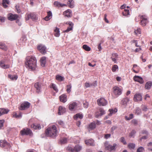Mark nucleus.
<instances>
[{"instance_id": "obj_39", "label": "nucleus", "mask_w": 152, "mask_h": 152, "mask_svg": "<svg viewBox=\"0 0 152 152\" xmlns=\"http://www.w3.org/2000/svg\"><path fill=\"white\" fill-rule=\"evenodd\" d=\"M9 0H3L2 2V4L3 7L4 8H6L8 6L7 4H9Z\"/></svg>"}, {"instance_id": "obj_12", "label": "nucleus", "mask_w": 152, "mask_h": 152, "mask_svg": "<svg viewBox=\"0 0 152 152\" xmlns=\"http://www.w3.org/2000/svg\"><path fill=\"white\" fill-rule=\"evenodd\" d=\"M19 16L17 14H13L11 13H9L7 15L8 19L10 21L15 20L18 19Z\"/></svg>"}, {"instance_id": "obj_64", "label": "nucleus", "mask_w": 152, "mask_h": 152, "mask_svg": "<svg viewBox=\"0 0 152 152\" xmlns=\"http://www.w3.org/2000/svg\"><path fill=\"white\" fill-rule=\"evenodd\" d=\"M111 136V134H105L104 135V138L106 139H107L108 138H109Z\"/></svg>"}, {"instance_id": "obj_17", "label": "nucleus", "mask_w": 152, "mask_h": 152, "mask_svg": "<svg viewBox=\"0 0 152 152\" xmlns=\"http://www.w3.org/2000/svg\"><path fill=\"white\" fill-rule=\"evenodd\" d=\"M66 111V110L65 107L61 106H60L58 109V114L59 115H61L65 113Z\"/></svg>"}, {"instance_id": "obj_21", "label": "nucleus", "mask_w": 152, "mask_h": 152, "mask_svg": "<svg viewBox=\"0 0 152 152\" xmlns=\"http://www.w3.org/2000/svg\"><path fill=\"white\" fill-rule=\"evenodd\" d=\"M85 144L88 146H93L94 145V141L93 139H89L85 141Z\"/></svg>"}, {"instance_id": "obj_50", "label": "nucleus", "mask_w": 152, "mask_h": 152, "mask_svg": "<svg viewBox=\"0 0 152 152\" xmlns=\"http://www.w3.org/2000/svg\"><path fill=\"white\" fill-rule=\"evenodd\" d=\"M144 151V149L142 147L138 148L137 150V152H143Z\"/></svg>"}, {"instance_id": "obj_3", "label": "nucleus", "mask_w": 152, "mask_h": 152, "mask_svg": "<svg viewBox=\"0 0 152 152\" xmlns=\"http://www.w3.org/2000/svg\"><path fill=\"white\" fill-rule=\"evenodd\" d=\"M82 148V146L79 145H77L74 148L68 146L66 148V150L71 152H78L80 151Z\"/></svg>"}, {"instance_id": "obj_49", "label": "nucleus", "mask_w": 152, "mask_h": 152, "mask_svg": "<svg viewBox=\"0 0 152 152\" xmlns=\"http://www.w3.org/2000/svg\"><path fill=\"white\" fill-rule=\"evenodd\" d=\"M118 69V66L117 65H114L113 66L112 70L113 72H115Z\"/></svg>"}, {"instance_id": "obj_8", "label": "nucleus", "mask_w": 152, "mask_h": 152, "mask_svg": "<svg viewBox=\"0 0 152 152\" xmlns=\"http://www.w3.org/2000/svg\"><path fill=\"white\" fill-rule=\"evenodd\" d=\"M122 91V88H120L118 86H115L113 88V94L116 97L121 94Z\"/></svg>"}, {"instance_id": "obj_16", "label": "nucleus", "mask_w": 152, "mask_h": 152, "mask_svg": "<svg viewBox=\"0 0 152 152\" xmlns=\"http://www.w3.org/2000/svg\"><path fill=\"white\" fill-rule=\"evenodd\" d=\"M134 100L135 102L141 101L142 100V96L139 93H136L134 95Z\"/></svg>"}, {"instance_id": "obj_10", "label": "nucleus", "mask_w": 152, "mask_h": 152, "mask_svg": "<svg viewBox=\"0 0 152 152\" xmlns=\"http://www.w3.org/2000/svg\"><path fill=\"white\" fill-rule=\"evenodd\" d=\"M105 113V111L103 108H99L96 112L95 115L96 117L98 118L104 115Z\"/></svg>"}, {"instance_id": "obj_11", "label": "nucleus", "mask_w": 152, "mask_h": 152, "mask_svg": "<svg viewBox=\"0 0 152 152\" xmlns=\"http://www.w3.org/2000/svg\"><path fill=\"white\" fill-rule=\"evenodd\" d=\"M11 147L10 144L7 143L5 140H0V147H5L7 148H10Z\"/></svg>"}, {"instance_id": "obj_33", "label": "nucleus", "mask_w": 152, "mask_h": 152, "mask_svg": "<svg viewBox=\"0 0 152 152\" xmlns=\"http://www.w3.org/2000/svg\"><path fill=\"white\" fill-rule=\"evenodd\" d=\"M40 63L41 65L42 66H44L45 65L46 62V58L45 57H43L41 58Z\"/></svg>"}, {"instance_id": "obj_2", "label": "nucleus", "mask_w": 152, "mask_h": 152, "mask_svg": "<svg viewBox=\"0 0 152 152\" xmlns=\"http://www.w3.org/2000/svg\"><path fill=\"white\" fill-rule=\"evenodd\" d=\"M58 133L57 128L55 125L50 126L45 131V134L46 136L51 137H55Z\"/></svg>"}, {"instance_id": "obj_26", "label": "nucleus", "mask_w": 152, "mask_h": 152, "mask_svg": "<svg viewBox=\"0 0 152 152\" xmlns=\"http://www.w3.org/2000/svg\"><path fill=\"white\" fill-rule=\"evenodd\" d=\"M10 110L8 109H5L4 108H0V116L7 113Z\"/></svg>"}, {"instance_id": "obj_43", "label": "nucleus", "mask_w": 152, "mask_h": 152, "mask_svg": "<svg viewBox=\"0 0 152 152\" xmlns=\"http://www.w3.org/2000/svg\"><path fill=\"white\" fill-rule=\"evenodd\" d=\"M56 79L57 80L59 81H63L64 79L63 77L59 75H57L56 76Z\"/></svg>"}, {"instance_id": "obj_52", "label": "nucleus", "mask_w": 152, "mask_h": 152, "mask_svg": "<svg viewBox=\"0 0 152 152\" xmlns=\"http://www.w3.org/2000/svg\"><path fill=\"white\" fill-rule=\"evenodd\" d=\"M83 106L85 108H87L88 107L89 105V104L88 102H86V101H83Z\"/></svg>"}, {"instance_id": "obj_27", "label": "nucleus", "mask_w": 152, "mask_h": 152, "mask_svg": "<svg viewBox=\"0 0 152 152\" xmlns=\"http://www.w3.org/2000/svg\"><path fill=\"white\" fill-rule=\"evenodd\" d=\"M129 99L127 97L124 98L122 99L121 102V104L122 105L126 106L127 102H129Z\"/></svg>"}, {"instance_id": "obj_44", "label": "nucleus", "mask_w": 152, "mask_h": 152, "mask_svg": "<svg viewBox=\"0 0 152 152\" xmlns=\"http://www.w3.org/2000/svg\"><path fill=\"white\" fill-rule=\"evenodd\" d=\"M83 48L85 50L89 51L91 50V48L86 45H84L83 46Z\"/></svg>"}, {"instance_id": "obj_41", "label": "nucleus", "mask_w": 152, "mask_h": 152, "mask_svg": "<svg viewBox=\"0 0 152 152\" xmlns=\"http://www.w3.org/2000/svg\"><path fill=\"white\" fill-rule=\"evenodd\" d=\"M110 113L109 114V116H111L113 114H115L117 111V110L116 108H115L114 109H110L109 110Z\"/></svg>"}, {"instance_id": "obj_62", "label": "nucleus", "mask_w": 152, "mask_h": 152, "mask_svg": "<svg viewBox=\"0 0 152 152\" xmlns=\"http://www.w3.org/2000/svg\"><path fill=\"white\" fill-rule=\"evenodd\" d=\"M139 47V48H137L136 49H135V50H134V52H139L141 50H142V49L141 48V46H139V47Z\"/></svg>"}, {"instance_id": "obj_5", "label": "nucleus", "mask_w": 152, "mask_h": 152, "mask_svg": "<svg viewBox=\"0 0 152 152\" xmlns=\"http://www.w3.org/2000/svg\"><path fill=\"white\" fill-rule=\"evenodd\" d=\"M20 134L22 136L26 135L31 136L33 135L30 129L27 128L23 129L20 131Z\"/></svg>"}, {"instance_id": "obj_32", "label": "nucleus", "mask_w": 152, "mask_h": 152, "mask_svg": "<svg viewBox=\"0 0 152 152\" xmlns=\"http://www.w3.org/2000/svg\"><path fill=\"white\" fill-rule=\"evenodd\" d=\"M49 87L50 88H53L56 92L57 93L58 92V90L57 88L56 85L53 83H51L49 85Z\"/></svg>"}, {"instance_id": "obj_13", "label": "nucleus", "mask_w": 152, "mask_h": 152, "mask_svg": "<svg viewBox=\"0 0 152 152\" xmlns=\"http://www.w3.org/2000/svg\"><path fill=\"white\" fill-rule=\"evenodd\" d=\"M37 49L42 54H44L46 53V48L43 45H39L37 47Z\"/></svg>"}, {"instance_id": "obj_9", "label": "nucleus", "mask_w": 152, "mask_h": 152, "mask_svg": "<svg viewBox=\"0 0 152 152\" xmlns=\"http://www.w3.org/2000/svg\"><path fill=\"white\" fill-rule=\"evenodd\" d=\"M140 19V24L142 26H145L148 22L147 16L145 15L139 16Z\"/></svg>"}, {"instance_id": "obj_37", "label": "nucleus", "mask_w": 152, "mask_h": 152, "mask_svg": "<svg viewBox=\"0 0 152 152\" xmlns=\"http://www.w3.org/2000/svg\"><path fill=\"white\" fill-rule=\"evenodd\" d=\"M67 4L68 6L71 8H73L74 7V1L73 0H68Z\"/></svg>"}, {"instance_id": "obj_19", "label": "nucleus", "mask_w": 152, "mask_h": 152, "mask_svg": "<svg viewBox=\"0 0 152 152\" xmlns=\"http://www.w3.org/2000/svg\"><path fill=\"white\" fill-rule=\"evenodd\" d=\"M54 5L55 7L58 8L62 7H66L67 6V5L66 4H61L57 1H55L54 3Z\"/></svg>"}, {"instance_id": "obj_56", "label": "nucleus", "mask_w": 152, "mask_h": 152, "mask_svg": "<svg viewBox=\"0 0 152 152\" xmlns=\"http://www.w3.org/2000/svg\"><path fill=\"white\" fill-rule=\"evenodd\" d=\"M148 150L152 151V142L149 143L148 144Z\"/></svg>"}, {"instance_id": "obj_53", "label": "nucleus", "mask_w": 152, "mask_h": 152, "mask_svg": "<svg viewBox=\"0 0 152 152\" xmlns=\"http://www.w3.org/2000/svg\"><path fill=\"white\" fill-rule=\"evenodd\" d=\"M141 108L143 111H147L148 109L147 107L144 105H142L141 106Z\"/></svg>"}, {"instance_id": "obj_38", "label": "nucleus", "mask_w": 152, "mask_h": 152, "mask_svg": "<svg viewBox=\"0 0 152 152\" xmlns=\"http://www.w3.org/2000/svg\"><path fill=\"white\" fill-rule=\"evenodd\" d=\"M96 127V124H89L87 128L90 131L94 129Z\"/></svg>"}, {"instance_id": "obj_45", "label": "nucleus", "mask_w": 152, "mask_h": 152, "mask_svg": "<svg viewBox=\"0 0 152 152\" xmlns=\"http://www.w3.org/2000/svg\"><path fill=\"white\" fill-rule=\"evenodd\" d=\"M123 15L126 16L129 15V10L124 9L122 12Z\"/></svg>"}, {"instance_id": "obj_23", "label": "nucleus", "mask_w": 152, "mask_h": 152, "mask_svg": "<svg viewBox=\"0 0 152 152\" xmlns=\"http://www.w3.org/2000/svg\"><path fill=\"white\" fill-rule=\"evenodd\" d=\"M132 71L135 73L139 72L140 71V67L137 64H134L132 69Z\"/></svg>"}, {"instance_id": "obj_15", "label": "nucleus", "mask_w": 152, "mask_h": 152, "mask_svg": "<svg viewBox=\"0 0 152 152\" xmlns=\"http://www.w3.org/2000/svg\"><path fill=\"white\" fill-rule=\"evenodd\" d=\"M42 84L39 82H37L34 85V87L36 88V92L37 93H39L41 92V89Z\"/></svg>"}, {"instance_id": "obj_36", "label": "nucleus", "mask_w": 152, "mask_h": 152, "mask_svg": "<svg viewBox=\"0 0 152 152\" xmlns=\"http://www.w3.org/2000/svg\"><path fill=\"white\" fill-rule=\"evenodd\" d=\"M152 86V82L149 81L146 83L145 84V88L146 89H149Z\"/></svg>"}, {"instance_id": "obj_47", "label": "nucleus", "mask_w": 152, "mask_h": 152, "mask_svg": "<svg viewBox=\"0 0 152 152\" xmlns=\"http://www.w3.org/2000/svg\"><path fill=\"white\" fill-rule=\"evenodd\" d=\"M67 139L66 138H64L61 139L60 142L62 144H64L67 143Z\"/></svg>"}, {"instance_id": "obj_55", "label": "nucleus", "mask_w": 152, "mask_h": 152, "mask_svg": "<svg viewBox=\"0 0 152 152\" xmlns=\"http://www.w3.org/2000/svg\"><path fill=\"white\" fill-rule=\"evenodd\" d=\"M120 141L122 142L124 145H126V142L124 139V138L122 137L120 138Z\"/></svg>"}, {"instance_id": "obj_57", "label": "nucleus", "mask_w": 152, "mask_h": 152, "mask_svg": "<svg viewBox=\"0 0 152 152\" xmlns=\"http://www.w3.org/2000/svg\"><path fill=\"white\" fill-rule=\"evenodd\" d=\"M15 9L17 10V12L18 13H20V10L19 9V7L18 5H16L15 7Z\"/></svg>"}, {"instance_id": "obj_29", "label": "nucleus", "mask_w": 152, "mask_h": 152, "mask_svg": "<svg viewBox=\"0 0 152 152\" xmlns=\"http://www.w3.org/2000/svg\"><path fill=\"white\" fill-rule=\"evenodd\" d=\"M77 103L74 102L70 104L69 106V108L70 110H72L77 107Z\"/></svg>"}, {"instance_id": "obj_35", "label": "nucleus", "mask_w": 152, "mask_h": 152, "mask_svg": "<svg viewBox=\"0 0 152 152\" xmlns=\"http://www.w3.org/2000/svg\"><path fill=\"white\" fill-rule=\"evenodd\" d=\"M0 48L5 51L7 49V47L5 44L2 42H0Z\"/></svg>"}, {"instance_id": "obj_61", "label": "nucleus", "mask_w": 152, "mask_h": 152, "mask_svg": "<svg viewBox=\"0 0 152 152\" xmlns=\"http://www.w3.org/2000/svg\"><path fill=\"white\" fill-rule=\"evenodd\" d=\"M93 85V84H90L86 82L85 83V86L87 88L89 87H90Z\"/></svg>"}, {"instance_id": "obj_59", "label": "nucleus", "mask_w": 152, "mask_h": 152, "mask_svg": "<svg viewBox=\"0 0 152 152\" xmlns=\"http://www.w3.org/2000/svg\"><path fill=\"white\" fill-rule=\"evenodd\" d=\"M135 133H136L135 131L134 130H133L130 133V134H129V136L131 137H133Z\"/></svg>"}, {"instance_id": "obj_58", "label": "nucleus", "mask_w": 152, "mask_h": 152, "mask_svg": "<svg viewBox=\"0 0 152 152\" xmlns=\"http://www.w3.org/2000/svg\"><path fill=\"white\" fill-rule=\"evenodd\" d=\"M131 42L133 43H134L136 47H139V45H137V40H132L131 41Z\"/></svg>"}, {"instance_id": "obj_25", "label": "nucleus", "mask_w": 152, "mask_h": 152, "mask_svg": "<svg viewBox=\"0 0 152 152\" xmlns=\"http://www.w3.org/2000/svg\"><path fill=\"white\" fill-rule=\"evenodd\" d=\"M0 66L3 69H7L10 67V65L8 64H5V62L4 61H0Z\"/></svg>"}, {"instance_id": "obj_54", "label": "nucleus", "mask_w": 152, "mask_h": 152, "mask_svg": "<svg viewBox=\"0 0 152 152\" xmlns=\"http://www.w3.org/2000/svg\"><path fill=\"white\" fill-rule=\"evenodd\" d=\"M140 28H137L136 30H135L134 33L136 35H138L140 34Z\"/></svg>"}, {"instance_id": "obj_30", "label": "nucleus", "mask_w": 152, "mask_h": 152, "mask_svg": "<svg viewBox=\"0 0 152 152\" xmlns=\"http://www.w3.org/2000/svg\"><path fill=\"white\" fill-rule=\"evenodd\" d=\"M59 32V29L57 27H56L54 30V35L57 37H59L60 35Z\"/></svg>"}, {"instance_id": "obj_24", "label": "nucleus", "mask_w": 152, "mask_h": 152, "mask_svg": "<svg viewBox=\"0 0 152 152\" xmlns=\"http://www.w3.org/2000/svg\"><path fill=\"white\" fill-rule=\"evenodd\" d=\"M118 55L116 53H114L112 54L111 58L114 63H117V60L118 59Z\"/></svg>"}, {"instance_id": "obj_46", "label": "nucleus", "mask_w": 152, "mask_h": 152, "mask_svg": "<svg viewBox=\"0 0 152 152\" xmlns=\"http://www.w3.org/2000/svg\"><path fill=\"white\" fill-rule=\"evenodd\" d=\"M128 147L129 149H133L135 147V144L132 143H130L128 144Z\"/></svg>"}, {"instance_id": "obj_48", "label": "nucleus", "mask_w": 152, "mask_h": 152, "mask_svg": "<svg viewBox=\"0 0 152 152\" xmlns=\"http://www.w3.org/2000/svg\"><path fill=\"white\" fill-rule=\"evenodd\" d=\"M133 117V115L132 114H130L129 115V116L128 117V116H125V118L127 120H129L132 118Z\"/></svg>"}, {"instance_id": "obj_6", "label": "nucleus", "mask_w": 152, "mask_h": 152, "mask_svg": "<svg viewBox=\"0 0 152 152\" xmlns=\"http://www.w3.org/2000/svg\"><path fill=\"white\" fill-rule=\"evenodd\" d=\"M30 103L28 102H25L21 104L18 107L20 110H24L28 108L30 106Z\"/></svg>"}, {"instance_id": "obj_4", "label": "nucleus", "mask_w": 152, "mask_h": 152, "mask_svg": "<svg viewBox=\"0 0 152 152\" xmlns=\"http://www.w3.org/2000/svg\"><path fill=\"white\" fill-rule=\"evenodd\" d=\"M104 145L106 150L109 151H115V147L117 145L116 143H114L112 146L109 144L107 142H106L104 143Z\"/></svg>"}, {"instance_id": "obj_60", "label": "nucleus", "mask_w": 152, "mask_h": 152, "mask_svg": "<svg viewBox=\"0 0 152 152\" xmlns=\"http://www.w3.org/2000/svg\"><path fill=\"white\" fill-rule=\"evenodd\" d=\"M72 27H69L67 28L65 31H64V32H68L69 31H71L72 30Z\"/></svg>"}, {"instance_id": "obj_42", "label": "nucleus", "mask_w": 152, "mask_h": 152, "mask_svg": "<svg viewBox=\"0 0 152 152\" xmlns=\"http://www.w3.org/2000/svg\"><path fill=\"white\" fill-rule=\"evenodd\" d=\"M8 77L12 80H16L18 78V76L16 75H9Z\"/></svg>"}, {"instance_id": "obj_34", "label": "nucleus", "mask_w": 152, "mask_h": 152, "mask_svg": "<svg viewBox=\"0 0 152 152\" xmlns=\"http://www.w3.org/2000/svg\"><path fill=\"white\" fill-rule=\"evenodd\" d=\"M12 115L13 117L16 118H20L22 117V113L20 112L18 114L16 112H14L13 113Z\"/></svg>"}, {"instance_id": "obj_40", "label": "nucleus", "mask_w": 152, "mask_h": 152, "mask_svg": "<svg viewBox=\"0 0 152 152\" xmlns=\"http://www.w3.org/2000/svg\"><path fill=\"white\" fill-rule=\"evenodd\" d=\"M141 113V110L139 107H136L134 111V113L137 115L140 114Z\"/></svg>"}, {"instance_id": "obj_22", "label": "nucleus", "mask_w": 152, "mask_h": 152, "mask_svg": "<svg viewBox=\"0 0 152 152\" xmlns=\"http://www.w3.org/2000/svg\"><path fill=\"white\" fill-rule=\"evenodd\" d=\"M67 96L65 94H62L59 97L60 101L64 103L67 101Z\"/></svg>"}, {"instance_id": "obj_1", "label": "nucleus", "mask_w": 152, "mask_h": 152, "mask_svg": "<svg viewBox=\"0 0 152 152\" xmlns=\"http://www.w3.org/2000/svg\"><path fill=\"white\" fill-rule=\"evenodd\" d=\"M37 59L34 56H28L26 58V61L25 62L26 66L31 70H35L37 66Z\"/></svg>"}, {"instance_id": "obj_20", "label": "nucleus", "mask_w": 152, "mask_h": 152, "mask_svg": "<svg viewBox=\"0 0 152 152\" xmlns=\"http://www.w3.org/2000/svg\"><path fill=\"white\" fill-rule=\"evenodd\" d=\"M64 15L68 18L71 17L72 16V11L69 9H68L64 12Z\"/></svg>"}, {"instance_id": "obj_51", "label": "nucleus", "mask_w": 152, "mask_h": 152, "mask_svg": "<svg viewBox=\"0 0 152 152\" xmlns=\"http://www.w3.org/2000/svg\"><path fill=\"white\" fill-rule=\"evenodd\" d=\"M66 91L68 93H69L71 92V89L72 88L71 85H67L66 86Z\"/></svg>"}, {"instance_id": "obj_63", "label": "nucleus", "mask_w": 152, "mask_h": 152, "mask_svg": "<svg viewBox=\"0 0 152 152\" xmlns=\"http://www.w3.org/2000/svg\"><path fill=\"white\" fill-rule=\"evenodd\" d=\"M47 16L48 17H49L50 18H51V17L52 16V13L51 11H49L48 12H47Z\"/></svg>"}, {"instance_id": "obj_28", "label": "nucleus", "mask_w": 152, "mask_h": 152, "mask_svg": "<svg viewBox=\"0 0 152 152\" xmlns=\"http://www.w3.org/2000/svg\"><path fill=\"white\" fill-rule=\"evenodd\" d=\"M83 118V115L80 113H77L73 116V118L75 120H77L78 118L81 119Z\"/></svg>"}, {"instance_id": "obj_31", "label": "nucleus", "mask_w": 152, "mask_h": 152, "mask_svg": "<svg viewBox=\"0 0 152 152\" xmlns=\"http://www.w3.org/2000/svg\"><path fill=\"white\" fill-rule=\"evenodd\" d=\"M31 127L35 129H40L42 127L40 124H31Z\"/></svg>"}, {"instance_id": "obj_14", "label": "nucleus", "mask_w": 152, "mask_h": 152, "mask_svg": "<svg viewBox=\"0 0 152 152\" xmlns=\"http://www.w3.org/2000/svg\"><path fill=\"white\" fill-rule=\"evenodd\" d=\"M30 18L31 19L34 21L36 20L37 19L36 15L34 13H30L26 15V20H28Z\"/></svg>"}, {"instance_id": "obj_7", "label": "nucleus", "mask_w": 152, "mask_h": 152, "mask_svg": "<svg viewBox=\"0 0 152 152\" xmlns=\"http://www.w3.org/2000/svg\"><path fill=\"white\" fill-rule=\"evenodd\" d=\"M97 102L99 106H105L107 104V101L103 97H101L98 99Z\"/></svg>"}, {"instance_id": "obj_18", "label": "nucleus", "mask_w": 152, "mask_h": 152, "mask_svg": "<svg viewBox=\"0 0 152 152\" xmlns=\"http://www.w3.org/2000/svg\"><path fill=\"white\" fill-rule=\"evenodd\" d=\"M133 79L135 81L138 82L141 84H142L144 83L142 78L139 76H134L133 77Z\"/></svg>"}]
</instances>
